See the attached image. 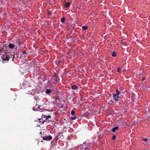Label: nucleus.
Returning <instances> with one entry per match:
<instances>
[{
    "mask_svg": "<svg viewBox=\"0 0 150 150\" xmlns=\"http://www.w3.org/2000/svg\"><path fill=\"white\" fill-rule=\"evenodd\" d=\"M75 113V112L74 110H72L71 111V114L72 115H74Z\"/></svg>",
    "mask_w": 150,
    "mask_h": 150,
    "instance_id": "nucleus-19",
    "label": "nucleus"
},
{
    "mask_svg": "<svg viewBox=\"0 0 150 150\" xmlns=\"http://www.w3.org/2000/svg\"><path fill=\"white\" fill-rule=\"evenodd\" d=\"M71 88L72 89L75 90L78 88V87L76 85H73L71 86Z\"/></svg>",
    "mask_w": 150,
    "mask_h": 150,
    "instance_id": "nucleus-10",
    "label": "nucleus"
},
{
    "mask_svg": "<svg viewBox=\"0 0 150 150\" xmlns=\"http://www.w3.org/2000/svg\"><path fill=\"white\" fill-rule=\"evenodd\" d=\"M142 140L144 142H146L147 141V138H143L142 139Z\"/></svg>",
    "mask_w": 150,
    "mask_h": 150,
    "instance_id": "nucleus-20",
    "label": "nucleus"
},
{
    "mask_svg": "<svg viewBox=\"0 0 150 150\" xmlns=\"http://www.w3.org/2000/svg\"><path fill=\"white\" fill-rule=\"evenodd\" d=\"M77 118V117L76 116H74V117H71V120H74L75 119Z\"/></svg>",
    "mask_w": 150,
    "mask_h": 150,
    "instance_id": "nucleus-21",
    "label": "nucleus"
},
{
    "mask_svg": "<svg viewBox=\"0 0 150 150\" xmlns=\"http://www.w3.org/2000/svg\"><path fill=\"white\" fill-rule=\"evenodd\" d=\"M38 108H40V106H39V107H38Z\"/></svg>",
    "mask_w": 150,
    "mask_h": 150,
    "instance_id": "nucleus-28",
    "label": "nucleus"
},
{
    "mask_svg": "<svg viewBox=\"0 0 150 150\" xmlns=\"http://www.w3.org/2000/svg\"><path fill=\"white\" fill-rule=\"evenodd\" d=\"M43 118H42V117L41 118V119H40L38 120H39V122L40 123V122H42V124H44V122H45V120H44L42 119Z\"/></svg>",
    "mask_w": 150,
    "mask_h": 150,
    "instance_id": "nucleus-13",
    "label": "nucleus"
},
{
    "mask_svg": "<svg viewBox=\"0 0 150 150\" xmlns=\"http://www.w3.org/2000/svg\"><path fill=\"white\" fill-rule=\"evenodd\" d=\"M48 14H52V13L51 11H49L48 12Z\"/></svg>",
    "mask_w": 150,
    "mask_h": 150,
    "instance_id": "nucleus-23",
    "label": "nucleus"
},
{
    "mask_svg": "<svg viewBox=\"0 0 150 150\" xmlns=\"http://www.w3.org/2000/svg\"><path fill=\"white\" fill-rule=\"evenodd\" d=\"M52 139V137L51 136H46L45 137H44L43 138V140H46L47 141H50Z\"/></svg>",
    "mask_w": 150,
    "mask_h": 150,
    "instance_id": "nucleus-5",
    "label": "nucleus"
},
{
    "mask_svg": "<svg viewBox=\"0 0 150 150\" xmlns=\"http://www.w3.org/2000/svg\"><path fill=\"white\" fill-rule=\"evenodd\" d=\"M24 54H26V52L25 51H24L22 52Z\"/></svg>",
    "mask_w": 150,
    "mask_h": 150,
    "instance_id": "nucleus-26",
    "label": "nucleus"
},
{
    "mask_svg": "<svg viewBox=\"0 0 150 150\" xmlns=\"http://www.w3.org/2000/svg\"><path fill=\"white\" fill-rule=\"evenodd\" d=\"M52 78L55 81V83H57L59 82V79L58 76L56 74L54 75Z\"/></svg>",
    "mask_w": 150,
    "mask_h": 150,
    "instance_id": "nucleus-4",
    "label": "nucleus"
},
{
    "mask_svg": "<svg viewBox=\"0 0 150 150\" xmlns=\"http://www.w3.org/2000/svg\"><path fill=\"white\" fill-rule=\"evenodd\" d=\"M42 118H45V120H47L48 118H50L51 117V116L50 115H48V116H45L44 115H42Z\"/></svg>",
    "mask_w": 150,
    "mask_h": 150,
    "instance_id": "nucleus-9",
    "label": "nucleus"
},
{
    "mask_svg": "<svg viewBox=\"0 0 150 150\" xmlns=\"http://www.w3.org/2000/svg\"><path fill=\"white\" fill-rule=\"evenodd\" d=\"M115 92V93L114 94H113L112 97L115 101H118L121 99L123 97L121 94L120 91L118 90H116Z\"/></svg>",
    "mask_w": 150,
    "mask_h": 150,
    "instance_id": "nucleus-1",
    "label": "nucleus"
},
{
    "mask_svg": "<svg viewBox=\"0 0 150 150\" xmlns=\"http://www.w3.org/2000/svg\"><path fill=\"white\" fill-rule=\"evenodd\" d=\"M52 90H51L50 89H47L45 91V93L47 94H49L51 93Z\"/></svg>",
    "mask_w": 150,
    "mask_h": 150,
    "instance_id": "nucleus-12",
    "label": "nucleus"
},
{
    "mask_svg": "<svg viewBox=\"0 0 150 150\" xmlns=\"http://www.w3.org/2000/svg\"><path fill=\"white\" fill-rule=\"evenodd\" d=\"M145 89L146 91H149V89L148 88H147L146 87L145 88Z\"/></svg>",
    "mask_w": 150,
    "mask_h": 150,
    "instance_id": "nucleus-24",
    "label": "nucleus"
},
{
    "mask_svg": "<svg viewBox=\"0 0 150 150\" xmlns=\"http://www.w3.org/2000/svg\"><path fill=\"white\" fill-rule=\"evenodd\" d=\"M119 129V127H118L116 126L115 127H114L112 129V131L113 132H115L116 131V130H117Z\"/></svg>",
    "mask_w": 150,
    "mask_h": 150,
    "instance_id": "nucleus-11",
    "label": "nucleus"
},
{
    "mask_svg": "<svg viewBox=\"0 0 150 150\" xmlns=\"http://www.w3.org/2000/svg\"><path fill=\"white\" fill-rule=\"evenodd\" d=\"M82 28L83 30H86L88 28V27L86 26H82Z\"/></svg>",
    "mask_w": 150,
    "mask_h": 150,
    "instance_id": "nucleus-16",
    "label": "nucleus"
},
{
    "mask_svg": "<svg viewBox=\"0 0 150 150\" xmlns=\"http://www.w3.org/2000/svg\"><path fill=\"white\" fill-rule=\"evenodd\" d=\"M121 70V67H119L118 68L117 71L118 72H120Z\"/></svg>",
    "mask_w": 150,
    "mask_h": 150,
    "instance_id": "nucleus-17",
    "label": "nucleus"
},
{
    "mask_svg": "<svg viewBox=\"0 0 150 150\" xmlns=\"http://www.w3.org/2000/svg\"><path fill=\"white\" fill-rule=\"evenodd\" d=\"M16 43L19 46L21 45L22 42L20 39H18L16 41Z\"/></svg>",
    "mask_w": 150,
    "mask_h": 150,
    "instance_id": "nucleus-8",
    "label": "nucleus"
},
{
    "mask_svg": "<svg viewBox=\"0 0 150 150\" xmlns=\"http://www.w3.org/2000/svg\"><path fill=\"white\" fill-rule=\"evenodd\" d=\"M9 47L11 49H13L15 47V45L12 43H10L8 45Z\"/></svg>",
    "mask_w": 150,
    "mask_h": 150,
    "instance_id": "nucleus-6",
    "label": "nucleus"
},
{
    "mask_svg": "<svg viewBox=\"0 0 150 150\" xmlns=\"http://www.w3.org/2000/svg\"><path fill=\"white\" fill-rule=\"evenodd\" d=\"M2 48H0V53L2 52Z\"/></svg>",
    "mask_w": 150,
    "mask_h": 150,
    "instance_id": "nucleus-25",
    "label": "nucleus"
},
{
    "mask_svg": "<svg viewBox=\"0 0 150 150\" xmlns=\"http://www.w3.org/2000/svg\"><path fill=\"white\" fill-rule=\"evenodd\" d=\"M70 4V3L69 2H67L66 4L64 5V7L65 8H67L69 7Z\"/></svg>",
    "mask_w": 150,
    "mask_h": 150,
    "instance_id": "nucleus-7",
    "label": "nucleus"
},
{
    "mask_svg": "<svg viewBox=\"0 0 150 150\" xmlns=\"http://www.w3.org/2000/svg\"><path fill=\"white\" fill-rule=\"evenodd\" d=\"M116 137H117V136L115 135H114L112 137V139L113 140H114L115 139Z\"/></svg>",
    "mask_w": 150,
    "mask_h": 150,
    "instance_id": "nucleus-18",
    "label": "nucleus"
},
{
    "mask_svg": "<svg viewBox=\"0 0 150 150\" xmlns=\"http://www.w3.org/2000/svg\"><path fill=\"white\" fill-rule=\"evenodd\" d=\"M57 83H55L54 80L52 78L48 81V84L50 87H54L55 85Z\"/></svg>",
    "mask_w": 150,
    "mask_h": 150,
    "instance_id": "nucleus-3",
    "label": "nucleus"
},
{
    "mask_svg": "<svg viewBox=\"0 0 150 150\" xmlns=\"http://www.w3.org/2000/svg\"><path fill=\"white\" fill-rule=\"evenodd\" d=\"M65 20V18L64 17H63L61 19V21L62 23H63L64 22Z\"/></svg>",
    "mask_w": 150,
    "mask_h": 150,
    "instance_id": "nucleus-14",
    "label": "nucleus"
},
{
    "mask_svg": "<svg viewBox=\"0 0 150 150\" xmlns=\"http://www.w3.org/2000/svg\"><path fill=\"white\" fill-rule=\"evenodd\" d=\"M14 58V56H12L10 55L9 54H7L6 53H5L2 57V59L4 61H8L10 59H12V61H13Z\"/></svg>",
    "mask_w": 150,
    "mask_h": 150,
    "instance_id": "nucleus-2",
    "label": "nucleus"
},
{
    "mask_svg": "<svg viewBox=\"0 0 150 150\" xmlns=\"http://www.w3.org/2000/svg\"><path fill=\"white\" fill-rule=\"evenodd\" d=\"M142 87H143V88H144V85Z\"/></svg>",
    "mask_w": 150,
    "mask_h": 150,
    "instance_id": "nucleus-27",
    "label": "nucleus"
},
{
    "mask_svg": "<svg viewBox=\"0 0 150 150\" xmlns=\"http://www.w3.org/2000/svg\"><path fill=\"white\" fill-rule=\"evenodd\" d=\"M112 56L113 57H116L117 56V54L116 52H113L112 53Z\"/></svg>",
    "mask_w": 150,
    "mask_h": 150,
    "instance_id": "nucleus-15",
    "label": "nucleus"
},
{
    "mask_svg": "<svg viewBox=\"0 0 150 150\" xmlns=\"http://www.w3.org/2000/svg\"><path fill=\"white\" fill-rule=\"evenodd\" d=\"M146 79V78L145 77H143L142 78V81H144Z\"/></svg>",
    "mask_w": 150,
    "mask_h": 150,
    "instance_id": "nucleus-22",
    "label": "nucleus"
}]
</instances>
